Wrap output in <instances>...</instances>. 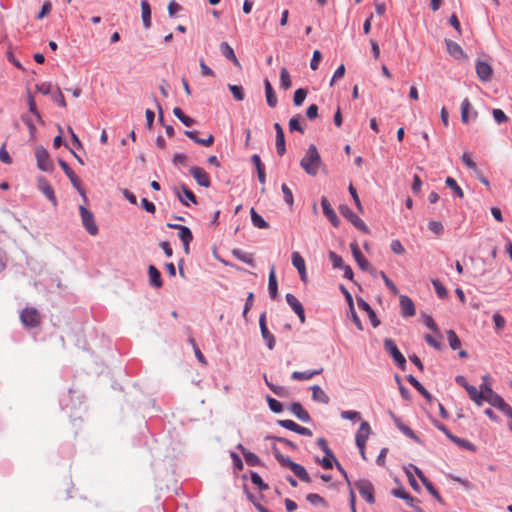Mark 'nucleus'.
<instances>
[{
    "mask_svg": "<svg viewBox=\"0 0 512 512\" xmlns=\"http://www.w3.org/2000/svg\"><path fill=\"white\" fill-rule=\"evenodd\" d=\"M483 380V402H488L493 407L499 409L503 412L509 419H512V407L505 402V400L490 386V377L489 375H484L482 377Z\"/></svg>",
    "mask_w": 512,
    "mask_h": 512,
    "instance_id": "1",
    "label": "nucleus"
},
{
    "mask_svg": "<svg viewBox=\"0 0 512 512\" xmlns=\"http://www.w3.org/2000/svg\"><path fill=\"white\" fill-rule=\"evenodd\" d=\"M301 168L310 176H316L323 166L320 154L315 145H310L300 161Z\"/></svg>",
    "mask_w": 512,
    "mask_h": 512,
    "instance_id": "2",
    "label": "nucleus"
},
{
    "mask_svg": "<svg viewBox=\"0 0 512 512\" xmlns=\"http://www.w3.org/2000/svg\"><path fill=\"white\" fill-rule=\"evenodd\" d=\"M273 454L282 466L288 467L295 474V476L298 477L300 480H302L306 483L311 482V478H310L309 474L307 473L304 466L293 462L288 457L283 456L276 447H273Z\"/></svg>",
    "mask_w": 512,
    "mask_h": 512,
    "instance_id": "3",
    "label": "nucleus"
},
{
    "mask_svg": "<svg viewBox=\"0 0 512 512\" xmlns=\"http://www.w3.org/2000/svg\"><path fill=\"white\" fill-rule=\"evenodd\" d=\"M339 210L341 215L348 219L358 230L365 234L370 232L364 221L360 219L348 206L342 205Z\"/></svg>",
    "mask_w": 512,
    "mask_h": 512,
    "instance_id": "4",
    "label": "nucleus"
},
{
    "mask_svg": "<svg viewBox=\"0 0 512 512\" xmlns=\"http://www.w3.org/2000/svg\"><path fill=\"white\" fill-rule=\"evenodd\" d=\"M22 323L27 327H36L41 323V315L36 308L26 307L20 315Z\"/></svg>",
    "mask_w": 512,
    "mask_h": 512,
    "instance_id": "5",
    "label": "nucleus"
},
{
    "mask_svg": "<svg viewBox=\"0 0 512 512\" xmlns=\"http://www.w3.org/2000/svg\"><path fill=\"white\" fill-rule=\"evenodd\" d=\"M79 212H80V216H81L82 225L87 230V232L92 236L97 235L98 226L96 225V223L94 221L93 214L86 207H84L82 205L79 207Z\"/></svg>",
    "mask_w": 512,
    "mask_h": 512,
    "instance_id": "6",
    "label": "nucleus"
},
{
    "mask_svg": "<svg viewBox=\"0 0 512 512\" xmlns=\"http://www.w3.org/2000/svg\"><path fill=\"white\" fill-rule=\"evenodd\" d=\"M384 349L385 351L392 356L395 363L401 368L404 369L406 365V359L403 356V354L399 351L396 343L390 339L387 338L384 340Z\"/></svg>",
    "mask_w": 512,
    "mask_h": 512,
    "instance_id": "7",
    "label": "nucleus"
},
{
    "mask_svg": "<svg viewBox=\"0 0 512 512\" xmlns=\"http://www.w3.org/2000/svg\"><path fill=\"white\" fill-rule=\"evenodd\" d=\"M59 165L63 169L66 176L70 179L73 187L77 189L79 194L83 197L84 201L86 202L87 198H86L85 190L82 187L80 178L74 173V171L69 167V165L65 161L60 159Z\"/></svg>",
    "mask_w": 512,
    "mask_h": 512,
    "instance_id": "8",
    "label": "nucleus"
},
{
    "mask_svg": "<svg viewBox=\"0 0 512 512\" xmlns=\"http://www.w3.org/2000/svg\"><path fill=\"white\" fill-rule=\"evenodd\" d=\"M35 157L37 160V166L42 171H51L53 169V163L50 159L48 151L43 147H37L35 150Z\"/></svg>",
    "mask_w": 512,
    "mask_h": 512,
    "instance_id": "9",
    "label": "nucleus"
},
{
    "mask_svg": "<svg viewBox=\"0 0 512 512\" xmlns=\"http://www.w3.org/2000/svg\"><path fill=\"white\" fill-rule=\"evenodd\" d=\"M356 488L359 492V494L370 504H373L374 499V489L373 485L368 480H359L356 483Z\"/></svg>",
    "mask_w": 512,
    "mask_h": 512,
    "instance_id": "10",
    "label": "nucleus"
},
{
    "mask_svg": "<svg viewBox=\"0 0 512 512\" xmlns=\"http://www.w3.org/2000/svg\"><path fill=\"white\" fill-rule=\"evenodd\" d=\"M259 326H260L261 335L267 343V347L270 350L274 349L276 341H275V337L273 336V334L270 333V331L267 328L265 312H263L259 317Z\"/></svg>",
    "mask_w": 512,
    "mask_h": 512,
    "instance_id": "11",
    "label": "nucleus"
},
{
    "mask_svg": "<svg viewBox=\"0 0 512 512\" xmlns=\"http://www.w3.org/2000/svg\"><path fill=\"white\" fill-rule=\"evenodd\" d=\"M190 174L193 176V178L196 180V182L205 188L210 187L211 180L207 172L198 166H193L190 168Z\"/></svg>",
    "mask_w": 512,
    "mask_h": 512,
    "instance_id": "12",
    "label": "nucleus"
},
{
    "mask_svg": "<svg viewBox=\"0 0 512 512\" xmlns=\"http://www.w3.org/2000/svg\"><path fill=\"white\" fill-rule=\"evenodd\" d=\"M371 432L370 424L367 421H362L355 435L356 446H363V444H366Z\"/></svg>",
    "mask_w": 512,
    "mask_h": 512,
    "instance_id": "13",
    "label": "nucleus"
},
{
    "mask_svg": "<svg viewBox=\"0 0 512 512\" xmlns=\"http://www.w3.org/2000/svg\"><path fill=\"white\" fill-rule=\"evenodd\" d=\"M38 188L47 197V199L52 203V205L54 207H56L58 204V201L55 196L54 189L45 178L41 177L38 179Z\"/></svg>",
    "mask_w": 512,
    "mask_h": 512,
    "instance_id": "14",
    "label": "nucleus"
},
{
    "mask_svg": "<svg viewBox=\"0 0 512 512\" xmlns=\"http://www.w3.org/2000/svg\"><path fill=\"white\" fill-rule=\"evenodd\" d=\"M286 301H287L288 305L292 308V310L297 314V316L299 317L300 322L302 324L305 323V321H306L305 311H304V308H303L302 304L296 298V296H294L291 293H287L286 294Z\"/></svg>",
    "mask_w": 512,
    "mask_h": 512,
    "instance_id": "15",
    "label": "nucleus"
},
{
    "mask_svg": "<svg viewBox=\"0 0 512 512\" xmlns=\"http://www.w3.org/2000/svg\"><path fill=\"white\" fill-rule=\"evenodd\" d=\"M439 429L444 432V434L454 443H456L458 446L465 448L470 451H476V447L471 442L459 438L457 436H454L444 425L439 426Z\"/></svg>",
    "mask_w": 512,
    "mask_h": 512,
    "instance_id": "16",
    "label": "nucleus"
},
{
    "mask_svg": "<svg viewBox=\"0 0 512 512\" xmlns=\"http://www.w3.org/2000/svg\"><path fill=\"white\" fill-rule=\"evenodd\" d=\"M476 73L481 81H490L493 75L492 67L484 61L476 63Z\"/></svg>",
    "mask_w": 512,
    "mask_h": 512,
    "instance_id": "17",
    "label": "nucleus"
},
{
    "mask_svg": "<svg viewBox=\"0 0 512 512\" xmlns=\"http://www.w3.org/2000/svg\"><path fill=\"white\" fill-rule=\"evenodd\" d=\"M291 260L293 266L298 270L300 278L302 281L306 282L307 274H306V266L305 261L301 254L297 251L293 252L291 255Z\"/></svg>",
    "mask_w": 512,
    "mask_h": 512,
    "instance_id": "18",
    "label": "nucleus"
},
{
    "mask_svg": "<svg viewBox=\"0 0 512 512\" xmlns=\"http://www.w3.org/2000/svg\"><path fill=\"white\" fill-rule=\"evenodd\" d=\"M400 308L403 317H412L416 313L413 301L406 295L400 296Z\"/></svg>",
    "mask_w": 512,
    "mask_h": 512,
    "instance_id": "19",
    "label": "nucleus"
},
{
    "mask_svg": "<svg viewBox=\"0 0 512 512\" xmlns=\"http://www.w3.org/2000/svg\"><path fill=\"white\" fill-rule=\"evenodd\" d=\"M350 249L352 251V255L357 262L358 266L362 270H368L370 268V263L367 261V259L363 256L362 252L360 251L358 244L353 242L350 244Z\"/></svg>",
    "mask_w": 512,
    "mask_h": 512,
    "instance_id": "20",
    "label": "nucleus"
},
{
    "mask_svg": "<svg viewBox=\"0 0 512 512\" xmlns=\"http://www.w3.org/2000/svg\"><path fill=\"white\" fill-rule=\"evenodd\" d=\"M321 206L323 214L330 220L333 226L337 227L339 225V219L326 197H322Z\"/></svg>",
    "mask_w": 512,
    "mask_h": 512,
    "instance_id": "21",
    "label": "nucleus"
},
{
    "mask_svg": "<svg viewBox=\"0 0 512 512\" xmlns=\"http://www.w3.org/2000/svg\"><path fill=\"white\" fill-rule=\"evenodd\" d=\"M274 129L276 132V149L277 153L282 156L286 152V145H285V136L283 132V128L279 123L274 124Z\"/></svg>",
    "mask_w": 512,
    "mask_h": 512,
    "instance_id": "22",
    "label": "nucleus"
},
{
    "mask_svg": "<svg viewBox=\"0 0 512 512\" xmlns=\"http://www.w3.org/2000/svg\"><path fill=\"white\" fill-rule=\"evenodd\" d=\"M289 411L303 422L311 421L309 413L303 408V406L299 402H294L290 404Z\"/></svg>",
    "mask_w": 512,
    "mask_h": 512,
    "instance_id": "23",
    "label": "nucleus"
},
{
    "mask_svg": "<svg viewBox=\"0 0 512 512\" xmlns=\"http://www.w3.org/2000/svg\"><path fill=\"white\" fill-rule=\"evenodd\" d=\"M446 46L448 53L455 59L460 60L467 58L466 54L458 43L452 40H446Z\"/></svg>",
    "mask_w": 512,
    "mask_h": 512,
    "instance_id": "24",
    "label": "nucleus"
},
{
    "mask_svg": "<svg viewBox=\"0 0 512 512\" xmlns=\"http://www.w3.org/2000/svg\"><path fill=\"white\" fill-rule=\"evenodd\" d=\"M265 96L269 107L274 108L277 106L278 100L275 91L268 79L264 81Z\"/></svg>",
    "mask_w": 512,
    "mask_h": 512,
    "instance_id": "25",
    "label": "nucleus"
},
{
    "mask_svg": "<svg viewBox=\"0 0 512 512\" xmlns=\"http://www.w3.org/2000/svg\"><path fill=\"white\" fill-rule=\"evenodd\" d=\"M181 190H182L183 195L180 194L179 192H177V196L183 205L189 206L188 201H190L193 204L197 203L196 196L187 186L182 185Z\"/></svg>",
    "mask_w": 512,
    "mask_h": 512,
    "instance_id": "26",
    "label": "nucleus"
},
{
    "mask_svg": "<svg viewBox=\"0 0 512 512\" xmlns=\"http://www.w3.org/2000/svg\"><path fill=\"white\" fill-rule=\"evenodd\" d=\"M467 393L470 399L478 406L483 404V383L480 386V390H478L475 386L467 387Z\"/></svg>",
    "mask_w": 512,
    "mask_h": 512,
    "instance_id": "27",
    "label": "nucleus"
},
{
    "mask_svg": "<svg viewBox=\"0 0 512 512\" xmlns=\"http://www.w3.org/2000/svg\"><path fill=\"white\" fill-rule=\"evenodd\" d=\"M149 283L151 286L160 288L163 285L161 274L159 270L154 266L150 265L148 268Z\"/></svg>",
    "mask_w": 512,
    "mask_h": 512,
    "instance_id": "28",
    "label": "nucleus"
},
{
    "mask_svg": "<svg viewBox=\"0 0 512 512\" xmlns=\"http://www.w3.org/2000/svg\"><path fill=\"white\" fill-rule=\"evenodd\" d=\"M322 372H323V368L312 370V371H304V372L294 371L291 374V378L293 380H297V381H307V380H310L312 377L321 374Z\"/></svg>",
    "mask_w": 512,
    "mask_h": 512,
    "instance_id": "29",
    "label": "nucleus"
},
{
    "mask_svg": "<svg viewBox=\"0 0 512 512\" xmlns=\"http://www.w3.org/2000/svg\"><path fill=\"white\" fill-rule=\"evenodd\" d=\"M268 290L272 299L277 297L278 284L276 280L275 266H272L268 278Z\"/></svg>",
    "mask_w": 512,
    "mask_h": 512,
    "instance_id": "30",
    "label": "nucleus"
},
{
    "mask_svg": "<svg viewBox=\"0 0 512 512\" xmlns=\"http://www.w3.org/2000/svg\"><path fill=\"white\" fill-rule=\"evenodd\" d=\"M312 389V398L314 401L328 404L330 399L328 395L325 393V391L318 385H314L311 387Z\"/></svg>",
    "mask_w": 512,
    "mask_h": 512,
    "instance_id": "31",
    "label": "nucleus"
},
{
    "mask_svg": "<svg viewBox=\"0 0 512 512\" xmlns=\"http://www.w3.org/2000/svg\"><path fill=\"white\" fill-rule=\"evenodd\" d=\"M142 21L145 28L151 26V8L147 0L141 1Z\"/></svg>",
    "mask_w": 512,
    "mask_h": 512,
    "instance_id": "32",
    "label": "nucleus"
},
{
    "mask_svg": "<svg viewBox=\"0 0 512 512\" xmlns=\"http://www.w3.org/2000/svg\"><path fill=\"white\" fill-rule=\"evenodd\" d=\"M408 382L428 401L432 400V395L424 388V386L412 375L407 377Z\"/></svg>",
    "mask_w": 512,
    "mask_h": 512,
    "instance_id": "33",
    "label": "nucleus"
},
{
    "mask_svg": "<svg viewBox=\"0 0 512 512\" xmlns=\"http://www.w3.org/2000/svg\"><path fill=\"white\" fill-rule=\"evenodd\" d=\"M220 50L225 58L233 61L235 65H239V61L234 53L233 48L227 42H222L220 44Z\"/></svg>",
    "mask_w": 512,
    "mask_h": 512,
    "instance_id": "34",
    "label": "nucleus"
},
{
    "mask_svg": "<svg viewBox=\"0 0 512 512\" xmlns=\"http://www.w3.org/2000/svg\"><path fill=\"white\" fill-rule=\"evenodd\" d=\"M232 255L244 263H247L251 266L255 265L253 254H251V253H246V252L242 251L241 249H233Z\"/></svg>",
    "mask_w": 512,
    "mask_h": 512,
    "instance_id": "35",
    "label": "nucleus"
},
{
    "mask_svg": "<svg viewBox=\"0 0 512 512\" xmlns=\"http://www.w3.org/2000/svg\"><path fill=\"white\" fill-rule=\"evenodd\" d=\"M251 214V221L253 225L260 229H267L269 228V224L262 218L261 215H259L254 208H251L250 210Z\"/></svg>",
    "mask_w": 512,
    "mask_h": 512,
    "instance_id": "36",
    "label": "nucleus"
},
{
    "mask_svg": "<svg viewBox=\"0 0 512 512\" xmlns=\"http://www.w3.org/2000/svg\"><path fill=\"white\" fill-rule=\"evenodd\" d=\"M394 421L398 429L401 430L407 437L411 438L415 442H420V439L416 436V434L410 427L403 424L398 418H394Z\"/></svg>",
    "mask_w": 512,
    "mask_h": 512,
    "instance_id": "37",
    "label": "nucleus"
},
{
    "mask_svg": "<svg viewBox=\"0 0 512 512\" xmlns=\"http://www.w3.org/2000/svg\"><path fill=\"white\" fill-rule=\"evenodd\" d=\"M292 86L291 77L286 67H282L280 70V87L284 90L290 89Z\"/></svg>",
    "mask_w": 512,
    "mask_h": 512,
    "instance_id": "38",
    "label": "nucleus"
},
{
    "mask_svg": "<svg viewBox=\"0 0 512 512\" xmlns=\"http://www.w3.org/2000/svg\"><path fill=\"white\" fill-rule=\"evenodd\" d=\"M173 114L177 117L185 126L190 127L194 125L195 120L184 114L181 108L175 107L173 109Z\"/></svg>",
    "mask_w": 512,
    "mask_h": 512,
    "instance_id": "39",
    "label": "nucleus"
},
{
    "mask_svg": "<svg viewBox=\"0 0 512 512\" xmlns=\"http://www.w3.org/2000/svg\"><path fill=\"white\" fill-rule=\"evenodd\" d=\"M306 499L312 505H318V506H322L324 508L328 507V504H327L326 500L323 497H321L320 495L316 494V493L308 494L306 496Z\"/></svg>",
    "mask_w": 512,
    "mask_h": 512,
    "instance_id": "40",
    "label": "nucleus"
},
{
    "mask_svg": "<svg viewBox=\"0 0 512 512\" xmlns=\"http://www.w3.org/2000/svg\"><path fill=\"white\" fill-rule=\"evenodd\" d=\"M447 338L452 350H457L461 347V341L454 330L447 331Z\"/></svg>",
    "mask_w": 512,
    "mask_h": 512,
    "instance_id": "41",
    "label": "nucleus"
},
{
    "mask_svg": "<svg viewBox=\"0 0 512 512\" xmlns=\"http://www.w3.org/2000/svg\"><path fill=\"white\" fill-rule=\"evenodd\" d=\"M178 237L183 242V244H190V242L193 240L192 232L187 226L180 228L178 231Z\"/></svg>",
    "mask_w": 512,
    "mask_h": 512,
    "instance_id": "42",
    "label": "nucleus"
},
{
    "mask_svg": "<svg viewBox=\"0 0 512 512\" xmlns=\"http://www.w3.org/2000/svg\"><path fill=\"white\" fill-rule=\"evenodd\" d=\"M471 109V104L469 99L465 98L461 103V120L463 123L467 124L469 122V110Z\"/></svg>",
    "mask_w": 512,
    "mask_h": 512,
    "instance_id": "43",
    "label": "nucleus"
},
{
    "mask_svg": "<svg viewBox=\"0 0 512 512\" xmlns=\"http://www.w3.org/2000/svg\"><path fill=\"white\" fill-rule=\"evenodd\" d=\"M445 183L448 187H450L458 197L463 198L464 193L461 187L457 184L456 180L452 177H447Z\"/></svg>",
    "mask_w": 512,
    "mask_h": 512,
    "instance_id": "44",
    "label": "nucleus"
},
{
    "mask_svg": "<svg viewBox=\"0 0 512 512\" xmlns=\"http://www.w3.org/2000/svg\"><path fill=\"white\" fill-rule=\"evenodd\" d=\"M307 96V90L299 88L294 92L293 102L295 106H301Z\"/></svg>",
    "mask_w": 512,
    "mask_h": 512,
    "instance_id": "45",
    "label": "nucleus"
},
{
    "mask_svg": "<svg viewBox=\"0 0 512 512\" xmlns=\"http://www.w3.org/2000/svg\"><path fill=\"white\" fill-rule=\"evenodd\" d=\"M300 118H301V116L297 115V116H294V117H292L290 119V121H289V130L291 132H293V131H299L300 133L304 132V129L302 128V126L300 124Z\"/></svg>",
    "mask_w": 512,
    "mask_h": 512,
    "instance_id": "46",
    "label": "nucleus"
},
{
    "mask_svg": "<svg viewBox=\"0 0 512 512\" xmlns=\"http://www.w3.org/2000/svg\"><path fill=\"white\" fill-rule=\"evenodd\" d=\"M28 106H29V111L36 117L37 121L42 123V118L37 109L36 102L31 95H29V97H28Z\"/></svg>",
    "mask_w": 512,
    "mask_h": 512,
    "instance_id": "47",
    "label": "nucleus"
},
{
    "mask_svg": "<svg viewBox=\"0 0 512 512\" xmlns=\"http://www.w3.org/2000/svg\"><path fill=\"white\" fill-rule=\"evenodd\" d=\"M267 402H268V405H269V408L271 409V411H273L274 413L282 412L283 405L281 402H279L278 400H276L270 396H267Z\"/></svg>",
    "mask_w": 512,
    "mask_h": 512,
    "instance_id": "48",
    "label": "nucleus"
},
{
    "mask_svg": "<svg viewBox=\"0 0 512 512\" xmlns=\"http://www.w3.org/2000/svg\"><path fill=\"white\" fill-rule=\"evenodd\" d=\"M244 459L247 462V464L251 465V466H257V465L260 464L259 457L256 454H254L253 452H250V451H245L244 452Z\"/></svg>",
    "mask_w": 512,
    "mask_h": 512,
    "instance_id": "49",
    "label": "nucleus"
},
{
    "mask_svg": "<svg viewBox=\"0 0 512 512\" xmlns=\"http://www.w3.org/2000/svg\"><path fill=\"white\" fill-rule=\"evenodd\" d=\"M329 259L332 262L334 268L341 269L345 265L341 256H339L333 251L329 252Z\"/></svg>",
    "mask_w": 512,
    "mask_h": 512,
    "instance_id": "50",
    "label": "nucleus"
},
{
    "mask_svg": "<svg viewBox=\"0 0 512 512\" xmlns=\"http://www.w3.org/2000/svg\"><path fill=\"white\" fill-rule=\"evenodd\" d=\"M251 481H252L253 484L258 486V488L260 490H267L268 489V485L266 483H264V481L262 480L260 475L258 473H256V472L251 473Z\"/></svg>",
    "mask_w": 512,
    "mask_h": 512,
    "instance_id": "51",
    "label": "nucleus"
},
{
    "mask_svg": "<svg viewBox=\"0 0 512 512\" xmlns=\"http://www.w3.org/2000/svg\"><path fill=\"white\" fill-rule=\"evenodd\" d=\"M281 190L283 192L285 202L288 205L292 206L294 203V198L290 188L286 184H282Z\"/></svg>",
    "mask_w": 512,
    "mask_h": 512,
    "instance_id": "52",
    "label": "nucleus"
},
{
    "mask_svg": "<svg viewBox=\"0 0 512 512\" xmlns=\"http://www.w3.org/2000/svg\"><path fill=\"white\" fill-rule=\"evenodd\" d=\"M229 89H230L231 93L233 94V97L237 101H242L244 99V92H243V88L241 86L229 85Z\"/></svg>",
    "mask_w": 512,
    "mask_h": 512,
    "instance_id": "53",
    "label": "nucleus"
},
{
    "mask_svg": "<svg viewBox=\"0 0 512 512\" xmlns=\"http://www.w3.org/2000/svg\"><path fill=\"white\" fill-rule=\"evenodd\" d=\"M390 248H391L392 252L397 255H403L405 253L404 246L397 239L391 241Z\"/></svg>",
    "mask_w": 512,
    "mask_h": 512,
    "instance_id": "54",
    "label": "nucleus"
},
{
    "mask_svg": "<svg viewBox=\"0 0 512 512\" xmlns=\"http://www.w3.org/2000/svg\"><path fill=\"white\" fill-rule=\"evenodd\" d=\"M432 284L439 298L443 299L447 296V289L438 280H433Z\"/></svg>",
    "mask_w": 512,
    "mask_h": 512,
    "instance_id": "55",
    "label": "nucleus"
},
{
    "mask_svg": "<svg viewBox=\"0 0 512 512\" xmlns=\"http://www.w3.org/2000/svg\"><path fill=\"white\" fill-rule=\"evenodd\" d=\"M493 117L498 124H502L508 121V117L501 109H493Z\"/></svg>",
    "mask_w": 512,
    "mask_h": 512,
    "instance_id": "56",
    "label": "nucleus"
},
{
    "mask_svg": "<svg viewBox=\"0 0 512 512\" xmlns=\"http://www.w3.org/2000/svg\"><path fill=\"white\" fill-rule=\"evenodd\" d=\"M317 444L318 446L322 449V451L329 457H331L332 459H334V454L332 453L331 449L329 448L328 446V443L326 441V439L324 438H319L318 441H317Z\"/></svg>",
    "mask_w": 512,
    "mask_h": 512,
    "instance_id": "57",
    "label": "nucleus"
},
{
    "mask_svg": "<svg viewBox=\"0 0 512 512\" xmlns=\"http://www.w3.org/2000/svg\"><path fill=\"white\" fill-rule=\"evenodd\" d=\"M341 417L347 420H359L361 414L358 411L347 410L341 412Z\"/></svg>",
    "mask_w": 512,
    "mask_h": 512,
    "instance_id": "58",
    "label": "nucleus"
},
{
    "mask_svg": "<svg viewBox=\"0 0 512 512\" xmlns=\"http://www.w3.org/2000/svg\"><path fill=\"white\" fill-rule=\"evenodd\" d=\"M52 99L61 107L65 108L67 106L66 104V100L62 94V92L60 91V89L58 88L57 91L55 93L52 94Z\"/></svg>",
    "mask_w": 512,
    "mask_h": 512,
    "instance_id": "59",
    "label": "nucleus"
},
{
    "mask_svg": "<svg viewBox=\"0 0 512 512\" xmlns=\"http://www.w3.org/2000/svg\"><path fill=\"white\" fill-rule=\"evenodd\" d=\"M278 424L283 427V428H286L288 430H291L293 432H296V429L298 428V424L292 420H278Z\"/></svg>",
    "mask_w": 512,
    "mask_h": 512,
    "instance_id": "60",
    "label": "nucleus"
},
{
    "mask_svg": "<svg viewBox=\"0 0 512 512\" xmlns=\"http://www.w3.org/2000/svg\"><path fill=\"white\" fill-rule=\"evenodd\" d=\"M462 161L463 163L471 170L473 171H477V165L476 163L472 160L471 158V155L469 153H464L462 155Z\"/></svg>",
    "mask_w": 512,
    "mask_h": 512,
    "instance_id": "61",
    "label": "nucleus"
},
{
    "mask_svg": "<svg viewBox=\"0 0 512 512\" xmlns=\"http://www.w3.org/2000/svg\"><path fill=\"white\" fill-rule=\"evenodd\" d=\"M425 325L432 331L439 333V328L430 315H423Z\"/></svg>",
    "mask_w": 512,
    "mask_h": 512,
    "instance_id": "62",
    "label": "nucleus"
},
{
    "mask_svg": "<svg viewBox=\"0 0 512 512\" xmlns=\"http://www.w3.org/2000/svg\"><path fill=\"white\" fill-rule=\"evenodd\" d=\"M428 227L436 235H440L443 232V225L438 221H430Z\"/></svg>",
    "mask_w": 512,
    "mask_h": 512,
    "instance_id": "63",
    "label": "nucleus"
},
{
    "mask_svg": "<svg viewBox=\"0 0 512 512\" xmlns=\"http://www.w3.org/2000/svg\"><path fill=\"white\" fill-rule=\"evenodd\" d=\"M493 321L497 329L501 330L505 327L506 321L501 314L495 313L493 315Z\"/></svg>",
    "mask_w": 512,
    "mask_h": 512,
    "instance_id": "64",
    "label": "nucleus"
}]
</instances>
